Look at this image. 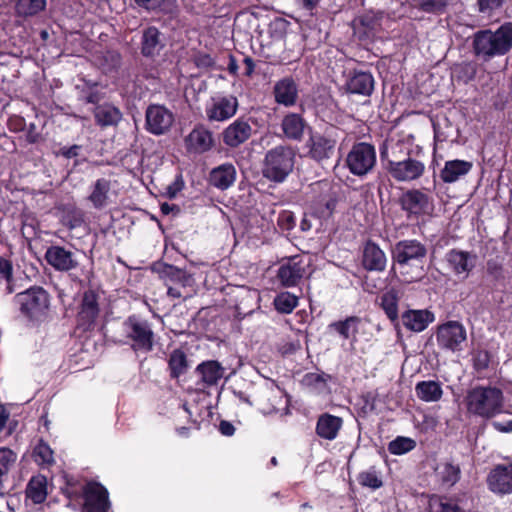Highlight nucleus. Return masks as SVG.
Returning <instances> with one entry per match:
<instances>
[{"label":"nucleus","instance_id":"f257e3e1","mask_svg":"<svg viewBox=\"0 0 512 512\" xmlns=\"http://www.w3.org/2000/svg\"><path fill=\"white\" fill-rule=\"evenodd\" d=\"M380 162L383 170L397 182L417 180L425 172L424 163L412 158L411 151L404 150L399 142L380 147Z\"/></svg>","mask_w":512,"mask_h":512},{"label":"nucleus","instance_id":"f03ea898","mask_svg":"<svg viewBox=\"0 0 512 512\" xmlns=\"http://www.w3.org/2000/svg\"><path fill=\"white\" fill-rule=\"evenodd\" d=\"M512 48V22H505L496 31L478 30L472 38V50L475 57L489 61L494 57L506 55Z\"/></svg>","mask_w":512,"mask_h":512},{"label":"nucleus","instance_id":"7ed1b4c3","mask_svg":"<svg viewBox=\"0 0 512 512\" xmlns=\"http://www.w3.org/2000/svg\"><path fill=\"white\" fill-rule=\"evenodd\" d=\"M468 412L491 419L504 411V394L496 386H476L470 389L465 397Z\"/></svg>","mask_w":512,"mask_h":512},{"label":"nucleus","instance_id":"20e7f679","mask_svg":"<svg viewBox=\"0 0 512 512\" xmlns=\"http://www.w3.org/2000/svg\"><path fill=\"white\" fill-rule=\"evenodd\" d=\"M340 129L337 126H326L323 131H310L303 145V156L318 165L328 164L335 156Z\"/></svg>","mask_w":512,"mask_h":512},{"label":"nucleus","instance_id":"39448f33","mask_svg":"<svg viewBox=\"0 0 512 512\" xmlns=\"http://www.w3.org/2000/svg\"><path fill=\"white\" fill-rule=\"evenodd\" d=\"M295 152L292 147L278 145L265 154L262 175L274 183H283L293 171Z\"/></svg>","mask_w":512,"mask_h":512},{"label":"nucleus","instance_id":"423d86ee","mask_svg":"<svg viewBox=\"0 0 512 512\" xmlns=\"http://www.w3.org/2000/svg\"><path fill=\"white\" fill-rule=\"evenodd\" d=\"M127 343L135 353H150L155 346V333L152 324L139 315L132 314L123 322Z\"/></svg>","mask_w":512,"mask_h":512},{"label":"nucleus","instance_id":"0eeeda50","mask_svg":"<svg viewBox=\"0 0 512 512\" xmlns=\"http://www.w3.org/2000/svg\"><path fill=\"white\" fill-rule=\"evenodd\" d=\"M345 167L357 177L370 174L377 163L375 146L368 142H355L345 157Z\"/></svg>","mask_w":512,"mask_h":512},{"label":"nucleus","instance_id":"6e6552de","mask_svg":"<svg viewBox=\"0 0 512 512\" xmlns=\"http://www.w3.org/2000/svg\"><path fill=\"white\" fill-rule=\"evenodd\" d=\"M399 205L407 219H419L434 211L433 197L422 189H408L399 197Z\"/></svg>","mask_w":512,"mask_h":512},{"label":"nucleus","instance_id":"1a4fd4ad","mask_svg":"<svg viewBox=\"0 0 512 512\" xmlns=\"http://www.w3.org/2000/svg\"><path fill=\"white\" fill-rule=\"evenodd\" d=\"M435 336L438 347L451 352L461 351L462 344L467 339L465 327L455 320H449L438 325Z\"/></svg>","mask_w":512,"mask_h":512},{"label":"nucleus","instance_id":"9d476101","mask_svg":"<svg viewBox=\"0 0 512 512\" xmlns=\"http://www.w3.org/2000/svg\"><path fill=\"white\" fill-rule=\"evenodd\" d=\"M98 298V294L94 290L89 289L83 293L76 315V328L78 330L91 332L95 329L100 313Z\"/></svg>","mask_w":512,"mask_h":512},{"label":"nucleus","instance_id":"9b49d317","mask_svg":"<svg viewBox=\"0 0 512 512\" xmlns=\"http://www.w3.org/2000/svg\"><path fill=\"white\" fill-rule=\"evenodd\" d=\"M85 488L82 512H109L111 502L107 488L95 480L86 481Z\"/></svg>","mask_w":512,"mask_h":512},{"label":"nucleus","instance_id":"f8f14e48","mask_svg":"<svg viewBox=\"0 0 512 512\" xmlns=\"http://www.w3.org/2000/svg\"><path fill=\"white\" fill-rule=\"evenodd\" d=\"M345 83L343 89L347 94L370 97L375 88V79L370 71L347 68L343 72Z\"/></svg>","mask_w":512,"mask_h":512},{"label":"nucleus","instance_id":"ddd939ff","mask_svg":"<svg viewBox=\"0 0 512 512\" xmlns=\"http://www.w3.org/2000/svg\"><path fill=\"white\" fill-rule=\"evenodd\" d=\"M174 122L173 113L164 105L150 104L145 112V129L153 135L167 133Z\"/></svg>","mask_w":512,"mask_h":512},{"label":"nucleus","instance_id":"4468645a","mask_svg":"<svg viewBox=\"0 0 512 512\" xmlns=\"http://www.w3.org/2000/svg\"><path fill=\"white\" fill-rule=\"evenodd\" d=\"M427 247L417 239H404L397 242L392 250V257L399 265L410 262L422 263L427 256Z\"/></svg>","mask_w":512,"mask_h":512},{"label":"nucleus","instance_id":"2eb2a0df","mask_svg":"<svg viewBox=\"0 0 512 512\" xmlns=\"http://www.w3.org/2000/svg\"><path fill=\"white\" fill-rule=\"evenodd\" d=\"M488 489L497 495L512 493V462L495 465L487 475Z\"/></svg>","mask_w":512,"mask_h":512},{"label":"nucleus","instance_id":"dca6fc26","mask_svg":"<svg viewBox=\"0 0 512 512\" xmlns=\"http://www.w3.org/2000/svg\"><path fill=\"white\" fill-rule=\"evenodd\" d=\"M238 106V99L233 95L213 97L205 112L209 121L222 122L232 118Z\"/></svg>","mask_w":512,"mask_h":512},{"label":"nucleus","instance_id":"f3484780","mask_svg":"<svg viewBox=\"0 0 512 512\" xmlns=\"http://www.w3.org/2000/svg\"><path fill=\"white\" fill-rule=\"evenodd\" d=\"M166 47L163 33L155 26L142 30L140 52L144 58L155 60Z\"/></svg>","mask_w":512,"mask_h":512},{"label":"nucleus","instance_id":"a211bd4d","mask_svg":"<svg viewBox=\"0 0 512 512\" xmlns=\"http://www.w3.org/2000/svg\"><path fill=\"white\" fill-rule=\"evenodd\" d=\"M305 274L303 260L299 255L290 257L282 262L277 270L279 283L286 288L297 286Z\"/></svg>","mask_w":512,"mask_h":512},{"label":"nucleus","instance_id":"6ab92c4d","mask_svg":"<svg viewBox=\"0 0 512 512\" xmlns=\"http://www.w3.org/2000/svg\"><path fill=\"white\" fill-rule=\"evenodd\" d=\"M252 135V127L248 120L237 118L221 133L223 143L230 148H237L245 143Z\"/></svg>","mask_w":512,"mask_h":512},{"label":"nucleus","instance_id":"aec40b11","mask_svg":"<svg viewBox=\"0 0 512 512\" xmlns=\"http://www.w3.org/2000/svg\"><path fill=\"white\" fill-rule=\"evenodd\" d=\"M189 152L203 154L210 151L215 144L213 133L204 125H196L185 138Z\"/></svg>","mask_w":512,"mask_h":512},{"label":"nucleus","instance_id":"412c9836","mask_svg":"<svg viewBox=\"0 0 512 512\" xmlns=\"http://www.w3.org/2000/svg\"><path fill=\"white\" fill-rule=\"evenodd\" d=\"M273 96L277 104L285 107L296 105L299 98L298 85L292 76L278 80L273 87Z\"/></svg>","mask_w":512,"mask_h":512},{"label":"nucleus","instance_id":"4be33fe9","mask_svg":"<svg viewBox=\"0 0 512 512\" xmlns=\"http://www.w3.org/2000/svg\"><path fill=\"white\" fill-rule=\"evenodd\" d=\"M476 255H472L468 251L453 248L445 254V260L451 271L459 276L464 274L465 278L474 269Z\"/></svg>","mask_w":512,"mask_h":512},{"label":"nucleus","instance_id":"5701e85b","mask_svg":"<svg viewBox=\"0 0 512 512\" xmlns=\"http://www.w3.org/2000/svg\"><path fill=\"white\" fill-rule=\"evenodd\" d=\"M343 418L330 414L328 412L322 413L318 416L315 425V434L323 440L333 441L335 440L342 427Z\"/></svg>","mask_w":512,"mask_h":512},{"label":"nucleus","instance_id":"b1692460","mask_svg":"<svg viewBox=\"0 0 512 512\" xmlns=\"http://www.w3.org/2000/svg\"><path fill=\"white\" fill-rule=\"evenodd\" d=\"M237 171L235 166L226 162L214 167L208 177V182L211 186L219 190H227L232 187L236 181Z\"/></svg>","mask_w":512,"mask_h":512},{"label":"nucleus","instance_id":"393cba45","mask_svg":"<svg viewBox=\"0 0 512 512\" xmlns=\"http://www.w3.org/2000/svg\"><path fill=\"white\" fill-rule=\"evenodd\" d=\"M45 259L58 271H69L77 267L78 263L73 253L62 246H50L45 253Z\"/></svg>","mask_w":512,"mask_h":512},{"label":"nucleus","instance_id":"a878e982","mask_svg":"<svg viewBox=\"0 0 512 512\" xmlns=\"http://www.w3.org/2000/svg\"><path fill=\"white\" fill-rule=\"evenodd\" d=\"M402 323L406 329L412 332H422L429 324L434 322L435 315L433 312L424 310L409 309L401 315Z\"/></svg>","mask_w":512,"mask_h":512},{"label":"nucleus","instance_id":"bb28decb","mask_svg":"<svg viewBox=\"0 0 512 512\" xmlns=\"http://www.w3.org/2000/svg\"><path fill=\"white\" fill-rule=\"evenodd\" d=\"M196 374L200 378L203 388L216 386L223 378L225 368L216 360L203 361L196 367Z\"/></svg>","mask_w":512,"mask_h":512},{"label":"nucleus","instance_id":"cd10ccee","mask_svg":"<svg viewBox=\"0 0 512 512\" xmlns=\"http://www.w3.org/2000/svg\"><path fill=\"white\" fill-rule=\"evenodd\" d=\"M384 251L373 241L368 240L363 248L362 266L367 271H384L386 268Z\"/></svg>","mask_w":512,"mask_h":512},{"label":"nucleus","instance_id":"c85d7f7f","mask_svg":"<svg viewBox=\"0 0 512 512\" xmlns=\"http://www.w3.org/2000/svg\"><path fill=\"white\" fill-rule=\"evenodd\" d=\"M307 122L299 113H287L281 121V130L284 136L292 141H301Z\"/></svg>","mask_w":512,"mask_h":512},{"label":"nucleus","instance_id":"c756f323","mask_svg":"<svg viewBox=\"0 0 512 512\" xmlns=\"http://www.w3.org/2000/svg\"><path fill=\"white\" fill-rule=\"evenodd\" d=\"M93 115L95 124L101 128L117 126L123 116L118 107L107 102L95 106Z\"/></svg>","mask_w":512,"mask_h":512},{"label":"nucleus","instance_id":"7c9ffc66","mask_svg":"<svg viewBox=\"0 0 512 512\" xmlns=\"http://www.w3.org/2000/svg\"><path fill=\"white\" fill-rule=\"evenodd\" d=\"M363 319L358 316H348L344 320L331 322L328 325V330L336 332L342 339L357 341V334Z\"/></svg>","mask_w":512,"mask_h":512},{"label":"nucleus","instance_id":"2f4dec72","mask_svg":"<svg viewBox=\"0 0 512 512\" xmlns=\"http://www.w3.org/2000/svg\"><path fill=\"white\" fill-rule=\"evenodd\" d=\"M189 368L188 356L182 348H176L170 352L167 358V370L171 379H179L188 372Z\"/></svg>","mask_w":512,"mask_h":512},{"label":"nucleus","instance_id":"473e14b6","mask_svg":"<svg viewBox=\"0 0 512 512\" xmlns=\"http://www.w3.org/2000/svg\"><path fill=\"white\" fill-rule=\"evenodd\" d=\"M473 167V163L466 160H449L444 164L440 172V178L444 183H453L462 176L467 175Z\"/></svg>","mask_w":512,"mask_h":512},{"label":"nucleus","instance_id":"72a5a7b5","mask_svg":"<svg viewBox=\"0 0 512 512\" xmlns=\"http://www.w3.org/2000/svg\"><path fill=\"white\" fill-rule=\"evenodd\" d=\"M111 181L106 178H99L92 186L88 200L96 209H102L108 204Z\"/></svg>","mask_w":512,"mask_h":512},{"label":"nucleus","instance_id":"f704fd0d","mask_svg":"<svg viewBox=\"0 0 512 512\" xmlns=\"http://www.w3.org/2000/svg\"><path fill=\"white\" fill-rule=\"evenodd\" d=\"M399 295L395 289H390L380 296V307L392 324L399 322Z\"/></svg>","mask_w":512,"mask_h":512},{"label":"nucleus","instance_id":"c9c22d12","mask_svg":"<svg viewBox=\"0 0 512 512\" xmlns=\"http://www.w3.org/2000/svg\"><path fill=\"white\" fill-rule=\"evenodd\" d=\"M417 397L424 402H437L442 398L443 390L437 381H420L415 386Z\"/></svg>","mask_w":512,"mask_h":512},{"label":"nucleus","instance_id":"e433bc0d","mask_svg":"<svg viewBox=\"0 0 512 512\" xmlns=\"http://www.w3.org/2000/svg\"><path fill=\"white\" fill-rule=\"evenodd\" d=\"M163 273L170 284L180 286L183 289L192 288L195 284V279L192 274L174 265H166Z\"/></svg>","mask_w":512,"mask_h":512},{"label":"nucleus","instance_id":"4c0bfd02","mask_svg":"<svg viewBox=\"0 0 512 512\" xmlns=\"http://www.w3.org/2000/svg\"><path fill=\"white\" fill-rule=\"evenodd\" d=\"M49 294L39 286H34V321L43 322L48 318Z\"/></svg>","mask_w":512,"mask_h":512},{"label":"nucleus","instance_id":"58836bf2","mask_svg":"<svg viewBox=\"0 0 512 512\" xmlns=\"http://www.w3.org/2000/svg\"><path fill=\"white\" fill-rule=\"evenodd\" d=\"M70 501H79L84 496L85 483L72 475H64V485L60 488Z\"/></svg>","mask_w":512,"mask_h":512},{"label":"nucleus","instance_id":"ea45409f","mask_svg":"<svg viewBox=\"0 0 512 512\" xmlns=\"http://www.w3.org/2000/svg\"><path fill=\"white\" fill-rule=\"evenodd\" d=\"M34 462L37 463L42 470L47 469L55 464L54 452L51 447L44 442L41 437L38 444L34 447Z\"/></svg>","mask_w":512,"mask_h":512},{"label":"nucleus","instance_id":"a19ab883","mask_svg":"<svg viewBox=\"0 0 512 512\" xmlns=\"http://www.w3.org/2000/svg\"><path fill=\"white\" fill-rule=\"evenodd\" d=\"M359 25L363 28L360 33L361 39L373 38L381 26V17L374 13H365L359 17Z\"/></svg>","mask_w":512,"mask_h":512},{"label":"nucleus","instance_id":"79ce46f5","mask_svg":"<svg viewBox=\"0 0 512 512\" xmlns=\"http://www.w3.org/2000/svg\"><path fill=\"white\" fill-rule=\"evenodd\" d=\"M476 74L477 64L473 61H463L452 67V77L456 79L457 82L467 84L474 80Z\"/></svg>","mask_w":512,"mask_h":512},{"label":"nucleus","instance_id":"37998d69","mask_svg":"<svg viewBox=\"0 0 512 512\" xmlns=\"http://www.w3.org/2000/svg\"><path fill=\"white\" fill-rule=\"evenodd\" d=\"M414 7L421 12L442 15L447 11L453 0H413Z\"/></svg>","mask_w":512,"mask_h":512},{"label":"nucleus","instance_id":"c03bdc74","mask_svg":"<svg viewBox=\"0 0 512 512\" xmlns=\"http://www.w3.org/2000/svg\"><path fill=\"white\" fill-rule=\"evenodd\" d=\"M429 512H464L456 503L448 501L446 497L432 494L428 500Z\"/></svg>","mask_w":512,"mask_h":512},{"label":"nucleus","instance_id":"a18cd8bd","mask_svg":"<svg viewBox=\"0 0 512 512\" xmlns=\"http://www.w3.org/2000/svg\"><path fill=\"white\" fill-rule=\"evenodd\" d=\"M299 299L290 292L278 293L273 301L275 309L282 314H290L298 306Z\"/></svg>","mask_w":512,"mask_h":512},{"label":"nucleus","instance_id":"49530a36","mask_svg":"<svg viewBox=\"0 0 512 512\" xmlns=\"http://www.w3.org/2000/svg\"><path fill=\"white\" fill-rule=\"evenodd\" d=\"M331 379L332 376L325 372H309L304 375L302 382L307 387L320 393L328 389V381Z\"/></svg>","mask_w":512,"mask_h":512},{"label":"nucleus","instance_id":"de8ad7c7","mask_svg":"<svg viewBox=\"0 0 512 512\" xmlns=\"http://www.w3.org/2000/svg\"><path fill=\"white\" fill-rule=\"evenodd\" d=\"M416 445V441L410 437L397 436L389 442L388 451L392 455H403L415 449Z\"/></svg>","mask_w":512,"mask_h":512},{"label":"nucleus","instance_id":"09e8293b","mask_svg":"<svg viewBox=\"0 0 512 512\" xmlns=\"http://www.w3.org/2000/svg\"><path fill=\"white\" fill-rule=\"evenodd\" d=\"M357 481L362 487H368L374 490L379 489L383 485L382 479L374 466L366 471L360 472L357 476Z\"/></svg>","mask_w":512,"mask_h":512},{"label":"nucleus","instance_id":"8fccbe9b","mask_svg":"<svg viewBox=\"0 0 512 512\" xmlns=\"http://www.w3.org/2000/svg\"><path fill=\"white\" fill-rule=\"evenodd\" d=\"M471 361L473 369L480 374L489 368L491 354L486 349H474L471 352Z\"/></svg>","mask_w":512,"mask_h":512},{"label":"nucleus","instance_id":"3c124183","mask_svg":"<svg viewBox=\"0 0 512 512\" xmlns=\"http://www.w3.org/2000/svg\"><path fill=\"white\" fill-rule=\"evenodd\" d=\"M134 3L148 11V12H163L168 13L171 11L170 6L175 0H133Z\"/></svg>","mask_w":512,"mask_h":512},{"label":"nucleus","instance_id":"603ef678","mask_svg":"<svg viewBox=\"0 0 512 512\" xmlns=\"http://www.w3.org/2000/svg\"><path fill=\"white\" fill-rule=\"evenodd\" d=\"M461 478V469L459 465L447 462L443 465L441 471V481L444 485L454 486Z\"/></svg>","mask_w":512,"mask_h":512},{"label":"nucleus","instance_id":"864d4df0","mask_svg":"<svg viewBox=\"0 0 512 512\" xmlns=\"http://www.w3.org/2000/svg\"><path fill=\"white\" fill-rule=\"evenodd\" d=\"M101 68L105 73L117 70L121 65V55L115 50H107L102 53Z\"/></svg>","mask_w":512,"mask_h":512},{"label":"nucleus","instance_id":"5fc2aeb1","mask_svg":"<svg viewBox=\"0 0 512 512\" xmlns=\"http://www.w3.org/2000/svg\"><path fill=\"white\" fill-rule=\"evenodd\" d=\"M48 475L38 474L34 476V504H40L47 497Z\"/></svg>","mask_w":512,"mask_h":512},{"label":"nucleus","instance_id":"6e6d98bb","mask_svg":"<svg viewBox=\"0 0 512 512\" xmlns=\"http://www.w3.org/2000/svg\"><path fill=\"white\" fill-rule=\"evenodd\" d=\"M100 85L93 87H82L80 90V100L86 104L99 105V102L104 98V93L99 89Z\"/></svg>","mask_w":512,"mask_h":512},{"label":"nucleus","instance_id":"4d7b16f0","mask_svg":"<svg viewBox=\"0 0 512 512\" xmlns=\"http://www.w3.org/2000/svg\"><path fill=\"white\" fill-rule=\"evenodd\" d=\"M486 272L496 282L504 280L503 260L498 256L488 259L486 262Z\"/></svg>","mask_w":512,"mask_h":512},{"label":"nucleus","instance_id":"13d9d810","mask_svg":"<svg viewBox=\"0 0 512 512\" xmlns=\"http://www.w3.org/2000/svg\"><path fill=\"white\" fill-rule=\"evenodd\" d=\"M15 302L19 305L21 312L30 317L32 309V294L31 289L28 288L24 292L18 293L15 296Z\"/></svg>","mask_w":512,"mask_h":512},{"label":"nucleus","instance_id":"bf43d9fd","mask_svg":"<svg viewBox=\"0 0 512 512\" xmlns=\"http://www.w3.org/2000/svg\"><path fill=\"white\" fill-rule=\"evenodd\" d=\"M279 228L283 231H291L296 225V217L293 212L284 210L277 219Z\"/></svg>","mask_w":512,"mask_h":512},{"label":"nucleus","instance_id":"052dcab7","mask_svg":"<svg viewBox=\"0 0 512 512\" xmlns=\"http://www.w3.org/2000/svg\"><path fill=\"white\" fill-rule=\"evenodd\" d=\"M505 0H477L478 10L482 14L491 15L500 9Z\"/></svg>","mask_w":512,"mask_h":512},{"label":"nucleus","instance_id":"680f3d73","mask_svg":"<svg viewBox=\"0 0 512 512\" xmlns=\"http://www.w3.org/2000/svg\"><path fill=\"white\" fill-rule=\"evenodd\" d=\"M182 407H183L184 411L186 412V414L188 415L192 426H189V427H186V426L178 427V428H176V432L181 437H188L191 428H194V429H197V430L200 429V422L197 419H193L192 418V411H191V408L188 406L187 403H184L182 405Z\"/></svg>","mask_w":512,"mask_h":512},{"label":"nucleus","instance_id":"e2e57ef3","mask_svg":"<svg viewBox=\"0 0 512 512\" xmlns=\"http://www.w3.org/2000/svg\"><path fill=\"white\" fill-rule=\"evenodd\" d=\"M194 63L198 68L210 69L215 65V60L208 53H199L195 56Z\"/></svg>","mask_w":512,"mask_h":512},{"label":"nucleus","instance_id":"0e129e2a","mask_svg":"<svg viewBox=\"0 0 512 512\" xmlns=\"http://www.w3.org/2000/svg\"><path fill=\"white\" fill-rule=\"evenodd\" d=\"M80 150H81V146L77 145V144H74L69 147L64 146V147L60 148L58 155H61V156L65 157L66 159H71V158H75V157L79 156Z\"/></svg>","mask_w":512,"mask_h":512},{"label":"nucleus","instance_id":"69168bd1","mask_svg":"<svg viewBox=\"0 0 512 512\" xmlns=\"http://www.w3.org/2000/svg\"><path fill=\"white\" fill-rule=\"evenodd\" d=\"M16 11L19 15H32V0H18L16 4Z\"/></svg>","mask_w":512,"mask_h":512},{"label":"nucleus","instance_id":"338daca9","mask_svg":"<svg viewBox=\"0 0 512 512\" xmlns=\"http://www.w3.org/2000/svg\"><path fill=\"white\" fill-rule=\"evenodd\" d=\"M0 273L10 282L12 278V264L7 259L0 256Z\"/></svg>","mask_w":512,"mask_h":512},{"label":"nucleus","instance_id":"774afa93","mask_svg":"<svg viewBox=\"0 0 512 512\" xmlns=\"http://www.w3.org/2000/svg\"><path fill=\"white\" fill-rule=\"evenodd\" d=\"M14 461V454L9 449H0V466L2 468L9 467V464Z\"/></svg>","mask_w":512,"mask_h":512}]
</instances>
